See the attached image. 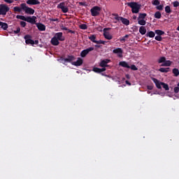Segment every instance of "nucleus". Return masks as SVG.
Returning a JSON list of instances; mask_svg holds the SVG:
<instances>
[{
  "label": "nucleus",
  "instance_id": "f257e3e1",
  "mask_svg": "<svg viewBox=\"0 0 179 179\" xmlns=\"http://www.w3.org/2000/svg\"><path fill=\"white\" fill-rule=\"evenodd\" d=\"M127 6H129V8H131L132 13H139V10L142 6L136 2L131 1L127 3Z\"/></svg>",
  "mask_w": 179,
  "mask_h": 179
},
{
  "label": "nucleus",
  "instance_id": "f03ea898",
  "mask_svg": "<svg viewBox=\"0 0 179 179\" xmlns=\"http://www.w3.org/2000/svg\"><path fill=\"white\" fill-rule=\"evenodd\" d=\"M113 16H115V20H117V22H122L123 24H125V26H129V20L124 18L123 17L118 16V14H112Z\"/></svg>",
  "mask_w": 179,
  "mask_h": 179
},
{
  "label": "nucleus",
  "instance_id": "7ed1b4c3",
  "mask_svg": "<svg viewBox=\"0 0 179 179\" xmlns=\"http://www.w3.org/2000/svg\"><path fill=\"white\" fill-rule=\"evenodd\" d=\"M20 6L21 8L24 10L25 13H27L28 15H34V9L28 7L26 3H21Z\"/></svg>",
  "mask_w": 179,
  "mask_h": 179
},
{
  "label": "nucleus",
  "instance_id": "20e7f679",
  "mask_svg": "<svg viewBox=\"0 0 179 179\" xmlns=\"http://www.w3.org/2000/svg\"><path fill=\"white\" fill-rule=\"evenodd\" d=\"M9 9V7L6 4H0V15L2 16L6 15Z\"/></svg>",
  "mask_w": 179,
  "mask_h": 179
},
{
  "label": "nucleus",
  "instance_id": "39448f33",
  "mask_svg": "<svg viewBox=\"0 0 179 179\" xmlns=\"http://www.w3.org/2000/svg\"><path fill=\"white\" fill-rule=\"evenodd\" d=\"M101 10V8L99 6H94L92 8H91L90 12L92 14V16H99L100 15V11Z\"/></svg>",
  "mask_w": 179,
  "mask_h": 179
},
{
  "label": "nucleus",
  "instance_id": "423d86ee",
  "mask_svg": "<svg viewBox=\"0 0 179 179\" xmlns=\"http://www.w3.org/2000/svg\"><path fill=\"white\" fill-rule=\"evenodd\" d=\"M108 30H111V28H104L103 31V37L106 38V40H113V35L110 34Z\"/></svg>",
  "mask_w": 179,
  "mask_h": 179
},
{
  "label": "nucleus",
  "instance_id": "0eeeda50",
  "mask_svg": "<svg viewBox=\"0 0 179 179\" xmlns=\"http://www.w3.org/2000/svg\"><path fill=\"white\" fill-rule=\"evenodd\" d=\"M57 9H62L63 13H68L69 9L65 6V2H62L57 5Z\"/></svg>",
  "mask_w": 179,
  "mask_h": 179
},
{
  "label": "nucleus",
  "instance_id": "6e6552de",
  "mask_svg": "<svg viewBox=\"0 0 179 179\" xmlns=\"http://www.w3.org/2000/svg\"><path fill=\"white\" fill-rule=\"evenodd\" d=\"M113 54H116L118 58H122V54H124V50L121 48H117L113 50Z\"/></svg>",
  "mask_w": 179,
  "mask_h": 179
},
{
  "label": "nucleus",
  "instance_id": "1a4fd4ad",
  "mask_svg": "<svg viewBox=\"0 0 179 179\" xmlns=\"http://www.w3.org/2000/svg\"><path fill=\"white\" fill-rule=\"evenodd\" d=\"M61 61H62V64H65V62H72V61H75L76 59L73 55H69L67 58H61Z\"/></svg>",
  "mask_w": 179,
  "mask_h": 179
},
{
  "label": "nucleus",
  "instance_id": "9d476101",
  "mask_svg": "<svg viewBox=\"0 0 179 179\" xmlns=\"http://www.w3.org/2000/svg\"><path fill=\"white\" fill-rule=\"evenodd\" d=\"M94 50V48H92V47L83 50L80 52V57H82V58H85V57H86L87 54H89L91 51H93Z\"/></svg>",
  "mask_w": 179,
  "mask_h": 179
},
{
  "label": "nucleus",
  "instance_id": "9b49d317",
  "mask_svg": "<svg viewBox=\"0 0 179 179\" xmlns=\"http://www.w3.org/2000/svg\"><path fill=\"white\" fill-rule=\"evenodd\" d=\"M25 40L26 44H31V45H34V41L31 39V36L30 35H26L24 37Z\"/></svg>",
  "mask_w": 179,
  "mask_h": 179
},
{
  "label": "nucleus",
  "instance_id": "f8f14e48",
  "mask_svg": "<svg viewBox=\"0 0 179 179\" xmlns=\"http://www.w3.org/2000/svg\"><path fill=\"white\" fill-rule=\"evenodd\" d=\"M111 62V60L109 59H103L100 64L99 66H101V68H107L108 65L107 64H110Z\"/></svg>",
  "mask_w": 179,
  "mask_h": 179
},
{
  "label": "nucleus",
  "instance_id": "ddd939ff",
  "mask_svg": "<svg viewBox=\"0 0 179 179\" xmlns=\"http://www.w3.org/2000/svg\"><path fill=\"white\" fill-rule=\"evenodd\" d=\"M54 37L59 41H65V37L63 36L62 32H57L55 34Z\"/></svg>",
  "mask_w": 179,
  "mask_h": 179
},
{
  "label": "nucleus",
  "instance_id": "4468645a",
  "mask_svg": "<svg viewBox=\"0 0 179 179\" xmlns=\"http://www.w3.org/2000/svg\"><path fill=\"white\" fill-rule=\"evenodd\" d=\"M71 64L74 66H80L83 64V59L78 57L76 62H72Z\"/></svg>",
  "mask_w": 179,
  "mask_h": 179
},
{
  "label": "nucleus",
  "instance_id": "2eb2a0df",
  "mask_svg": "<svg viewBox=\"0 0 179 179\" xmlns=\"http://www.w3.org/2000/svg\"><path fill=\"white\" fill-rule=\"evenodd\" d=\"M36 19H37L36 16L27 17L25 22H27L28 23H31V24H36Z\"/></svg>",
  "mask_w": 179,
  "mask_h": 179
},
{
  "label": "nucleus",
  "instance_id": "dca6fc26",
  "mask_svg": "<svg viewBox=\"0 0 179 179\" xmlns=\"http://www.w3.org/2000/svg\"><path fill=\"white\" fill-rule=\"evenodd\" d=\"M37 29L39 30V31H45V25L43 23H36Z\"/></svg>",
  "mask_w": 179,
  "mask_h": 179
},
{
  "label": "nucleus",
  "instance_id": "f3484780",
  "mask_svg": "<svg viewBox=\"0 0 179 179\" xmlns=\"http://www.w3.org/2000/svg\"><path fill=\"white\" fill-rule=\"evenodd\" d=\"M151 79L155 84V86L157 89H162V83H163L159 82V80H157V78H152Z\"/></svg>",
  "mask_w": 179,
  "mask_h": 179
},
{
  "label": "nucleus",
  "instance_id": "a211bd4d",
  "mask_svg": "<svg viewBox=\"0 0 179 179\" xmlns=\"http://www.w3.org/2000/svg\"><path fill=\"white\" fill-rule=\"evenodd\" d=\"M27 5H40V1L38 0H28L27 1Z\"/></svg>",
  "mask_w": 179,
  "mask_h": 179
},
{
  "label": "nucleus",
  "instance_id": "6ab92c4d",
  "mask_svg": "<svg viewBox=\"0 0 179 179\" xmlns=\"http://www.w3.org/2000/svg\"><path fill=\"white\" fill-rule=\"evenodd\" d=\"M51 45H59V41L55 38V36H53L51 39Z\"/></svg>",
  "mask_w": 179,
  "mask_h": 179
},
{
  "label": "nucleus",
  "instance_id": "aec40b11",
  "mask_svg": "<svg viewBox=\"0 0 179 179\" xmlns=\"http://www.w3.org/2000/svg\"><path fill=\"white\" fill-rule=\"evenodd\" d=\"M159 72H162V73H167V72H170L171 69L170 67H167V68H164L162 67L160 69H159Z\"/></svg>",
  "mask_w": 179,
  "mask_h": 179
},
{
  "label": "nucleus",
  "instance_id": "412c9836",
  "mask_svg": "<svg viewBox=\"0 0 179 179\" xmlns=\"http://www.w3.org/2000/svg\"><path fill=\"white\" fill-rule=\"evenodd\" d=\"M119 65L120 66H122L123 68H127L129 69L131 68V66H129V64H128L127 62H120L119 63Z\"/></svg>",
  "mask_w": 179,
  "mask_h": 179
},
{
  "label": "nucleus",
  "instance_id": "4be33fe9",
  "mask_svg": "<svg viewBox=\"0 0 179 179\" xmlns=\"http://www.w3.org/2000/svg\"><path fill=\"white\" fill-rule=\"evenodd\" d=\"M172 62L170 60H166L161 64V66H171Z\"/></svg>",
  "mask_w": 179,
  "mask_h": 179
},
{
  "label": "nucleus",
  "instance_id": "5701e85b",
  "mask_svg": "<svg viewBox=\"0 0 179 179\" xmlns=\"http://www.w3.org/2000/svg\"><path fill=\"white\" fill-rule=\"evenodd\" d=\"M139 33L141 34L142 36H144V34H146V27L143 26L140 27Z\"/></svg>",
  "mask_w": 179,
  "mask_h": 179
},
{
  "label": "nucleus",
  "instance_id": "b1692460",
  "mask_svg": "<svg viewBox=\"0 0 179 179\" xmlns=\"http://www.w3.org/2000/svg\"><path fill=\"white\" fill-rule=\"evenodd\" d=\"M155 34L153 32V31H150L147 32V34H145L146 37H150V38H153V37H155Z\"/></svg>",
  "mask_w": 179,
  "mask_h": 179
},
{
  "label": "nucleus",
  "instance_id": "393cba45",
  "mask_svg": "<svg viewBox=\"0 0 179 179\" xmlns=\"http://www.w3.org/2000/svg\"><path fill=\"white\" fill-rule=\"evenodd\" d=\"M1 29H2V30H8V24L6 22H1Z\"/></svg>",
  "mask_w": 179,
  "mask_h": 179
},
{
  "label": "nucleus",
  "instance_id": "a878e982",
  "mask_svg": "<svg viewBox=\"0 0 179 179\" xmlns=\"http://www.w3.org/2000/svg\"><path fill=\"white\" fill-rule=\"evenodd\" d=\"M88 38L92 43H96V42L97 41H96V35H94V34L88 36Z\"/></svg>",
  "mask_w": 179,
  "mask_h": 179
},
{
  "label": "nucleus",
  "instance_id": "bb28decb",
  "mask_svg": "<svg viewBox=\"0 0 179 179\" xmlns=\"http://www.w3.org/2000/svg\"><path fill=\"white\" fill-rule=\"evenodd\" d=\"M154 17H155V19H161L162 13H160V11H157L154 15Z\"/></svg>",
  "mask_w": 179,
  "mask_h": 179
},
{
  "label": "nucleus",
  "instance_id": "cd10ccee",
  "mask_svg": "<svg viewBox=\"0 0 179 179\" xmlns=\"http://www.w3.org/2000/svg\"><path fill=\"white\" fill-rule=\"evenodd\" d=\"M146 16H147L146 13H139V15L138 17V20H145Z\"/></svg>",
  "mask_w": 179,
  "mask_h": 179
},
{
  "label": "nucleus",
  "instance_id": "c85d7f7f",
  "mask_svg": "<svg viewBox=\"0 0 179 179\" xmlns=\"http://www.w3.org/2000/svg\"><path fill=\"white\" fill-rule=\"evenodd\" d=\"M172 73H173L174 76L177 77L179 76V70L178 69H173L172 70Z\"/></svg>",
  "mask_w": 179,
  "mask_h": 179
},
{
  "label": "nucleus",
  "instance_id": "c756f323",
  "mask_svg": "<svg viewBox=\"0 0 179 179\" xmlns=\"http://www.w3.org/2000/svg\"><path fill=\"white\" fill-rule=\"evenodd\" d=\"M138 23L140 26H145L146 24V20H138Z\"/></svg>",
  "mask_w": 179,
  "mask_h": 179
},
{
  "label": "nucleus",
  "instance_id": "7c9ffc66",
  "mask_svg": "<svg viewBox=\"0 0 179 179\" xmlns=\"http://www.w3.org/2000/svg\"><path fill=\"white\" fill-rule=\"evenodd\" d=\"M164 62H166V57H161L158 59V64H164Z\"/></svg>",
  "mask_w": 179,
  "mask_h": 179
},
{
  "label": "nucleus",
  "instance_id": "2f4dec72",
  "mask_svg": "<svg viewBox=\"0 0 179 179\" xmlns=\"http://www.w3.org/2000/svg\"><path fill=\"white\" fill-rule=\"evenodd\" d=\"M155 34H157V36H163V34H164V31L160 29H157L155 30Z\"/></svg>",
  "mask_w": 179,
  "mask_h": 179
},
{
  "label": "nucleus",
  "instance_id": "473e14b6",
  "mask_svg": "<svg viewBox=\"0 0 179 179\" xmlns=\"http://www.w3.org/2000/svg\"><path fill=\"white\" fill-rule=\"evenodd\" d=\"M165 12L166 13H169V14L171 13V8H170V6H166L165 7Z\"/></svg>",
  "mask_w": 179,
  "mask_h": 179
},
{
  "label": "nucleus",
  "instance_id": "72a5a7b5",
  "mask_svg": "<svg viewBox=\"0 0 179 179\" xmlns=\"http://www.w3.org/2000/svg\"><path fill=\"white\" fill-rule=\"evenodd\" d=\"M162 84V86L163 87V88L165 90H170V88L169 87V85L168 84H166L164 83H161Z\"/></svg>",
  "mask_w": 179,
  "mask_h": 179
},
{
  "label": "nucleus",
  "instance_id": "f704fd0d",
  "mask_svg": "<svg viewBox=\"0 0 179 179\" xmlns=\"http://www.w3.org/2000/svg\"><path fill=\"white\" fill-rule=\"evenodd\" d=\"M26 17L24 15H17L16 18L20 19V20H24V22H26Z\"/></svg>",
  "mask_w": 179,
  "mask_h": 179
},
{
  "label": "nucleus",
  "instance_id": "c9c22d12",
  "mask_svg": "<svg viewBox=\"0 0 179 179\" xmlns=\"http://www.w3.org/2000/svg\"><path fill=\"white\" fill-rule=\"evenodd\" d=\"M128 37H129V35L127 34L124 36H123L122 38H120V41L121 43H125V41H127V38H128Z\"/></svg>",
  "mask_w": 179,
  "mask_h": 179
},
{
  "label": "nucleus",
  "instance_id": "e433bc0d",
  "mask_svg": "<svg viewBox=\"0 0 179 179\" xmlns=\"http://www.w3.org/2000/svg\"><path fill=\"white\" fill-rule=\"evenodd\" d=\"M94 72H95L96 73H101V69L97 68V67H94L93 69Z\"/></svg>",
  "mask_w": 179,
  "mask_h": 179
},
{
  "label": "nucleus",
  "instance_id": "4c0bfd02",
  "mask_svg": "<svg viewBox=\"0 0 179 179\" xmlns=\"http://www.w3.org/2000/svg\"><path fill=\"white\" fill-rule=\"evenodd\" d=\"M80 29H81V30H87V25L85 24H82L80 25Z\"/></svg>",
  "mask_w": 179,
  "mask_h": 179
},
{
  "label": "nucleus",
  "instance_id": "58836bf2",
  "mask_svg": "<svg viewBox=\"0 0 179 179\" xmlns=\"http://www.w3.org/2000/svg\"><path fill=\"white\" fill-rule=\"evenodd\" d=\"M152 5H154V6H158V5H160V1H159V0H154L152 1Z\"/></svg>",
  "mask_w": 179,
  "mask_h": 179
},
{
  "label": "nucleus",
  "instance_id": "ea45409f",
  "mask_svg": "<svg viewBox=\"0 0 179 179\" xmlns=\"http://www.w3.org/2000/svg\"><path fill=\"white\" fill-rule=\"evenodd\" d=\"M14 12H22V8L19 6L14 7Z\"/></svg>",
  "mask_w": 179,
  "mask_h": 179
},
{
  "label": "nucleus",
  "instance_id": "a19ab883",
  "mask_svg": "<svg viewBox=\"0 0 179 179\" xmlns=\"http://www.w3.org/2000/svg\"><path fill=\"white\" fill-rule=\"evenodd\" d=\"M129 69H131V71H138V67H136L135 64L131 65Z\"/></svg>",
  "mask_w": 179,
  "mask_h": 179
},
{
  "label": "nucleus",
  "instance_id": "79ce46f5",
  "mask_svg": "<svg viewBox=\"0 0 179 179\" xmlns=\"http://www.w3.org/2000/svg\"><path fill=\"white\" fill-rule=\"evenodd\" d=\"M155 40H157V41H162L163 40V38L162 37V36H157L155 38Z\"/></svg>",
  "mask_w": 179,
  "mask_h": 179
},
{
  "label": "nucleus",
  "instance_id": "37998d69",
  "mask_svg": "<svg viewBox=\"0 0 179 179\" xmlns=\"http://www.w3.org/2000/svg\"><path fill=\"white\" fill-rule=\"evenodd\" d=\"M164 6L163 4H159V6H157L156 8L157 9V10H163Z\"/></svg>",
  "mask_w": 179,
  "mask_h": 179
},
{
  "label": "nucleus",
  "instance_id": "c03bdc74",
  "mask_svg": "<svg viewBox=\"0 0 179 179\" xmlns=\"http://www.w3.org/2000/svg\"><path fill=\"white\" fill-rule=\"evenodd\" d=\"M173 6L174 8H178L179 6V2L178 1H176L173 3Z\"/></svg>",
  "mask_w": 179,
  "mask_h": 179
},
{
  "label": "nucleus",
  "instance_id": "a18cd8bd",
  "mask_svg": "<svg viewBox=\"0 0 179 179\" xmlns=\"http://www.w3.org/2000/svg\"><path fill=\"white\" fill-rule=\"evenodd\" d=\"M173 92H174V93H176V94L179 93V87H178H178H174Z\"/></svg>",
  "mask_w": 179,
  "mask_h": 179
},
{
  "label": "nucleus",
  "instance_id": "49530a36",
  "mask_svg": "<svg viewBox=\"0 0 179 179\" xmlns=\"http://www.w3.org/2000/svg\"><path fill=\"white\" fill-rule=\"evenodd\" d=\"M20 26H21V27H26V22L21 21L20 22Z\"/></svg>",
  "mask_w": 179,
  "mask_h": 179
},
{
  "label": "nucleus",
  "instance_id": "de8ad7c7",
  "mask_svg": "<svg viewBox=\"0 0 179 179\" xmlns=\"http://www.w3.org/2000/svg\"><path fill=\"white\" fill-rule=\"evenodd\" d=\"M15 34H19L20 33V27H17V29L14 31Z\"/></svg>",
  "mask_w": 179,
  "mask_h": 179
},
{
  "label": "nucleus",
  "instance_id": "09e8293b",
  "mask_svg": "<svg viewBox=\"0 0 179 179\" xmlns=\"http://www.w3.org/2000/svg\"><path fill=\"white\" fill-rule=\"evenodd\" d=\"M6 3H13V0H3Z\"/></svg>",
  "mask_w": 179,
  "mask_h": 179
},
{
  "label": "nucleus",
  "instance_id": "8fccbe9b",
  "mask_svg": "<svg viewBox=\"0 0 179 179\" xmlns=\"http://www.w3.org/2000/svg\"><path fill=\"white\" fill-rule=\"evenodd\" d=\"M147 89L148 90H153V85H148Z\"/></svg>",
  "mask_w": 179,
  "mask_h": 179
},
{
  "label": "nucleus",
  "instance_id": "3c124183",
  "mask_svg": "<svg viewBox=\"0 0 179 179\" xmlns=\"http://www.w3.org/2000/svg\"><path fill=\"white\" fill-rule=\"evenodd\" d=\"M79 5H80V6H86V2H79Z\"/></svg>",
  "mask_w": 179,
  "mask_h": 179
},
{
  "label": "nucleus",
  "instance_id": "603ef678",
  "mask_svg": "<svg viewBox=\"0 0 179 179\" xmlns=\"http://www.w3.org/2000/svg\"><path fill=\"white\" fill-rule=\"evenodd\" d=\"M50 22H58V18H56V19L50 18Z\"/></svg>",
  "mask_w": 179,
  "mask_h": 179
},
{
  "label": "nucleus",
  "instance_id": "864d4df0",
  "mask_svg": "<svg viewBox=\"0 0 179 179\" xmlns=\"http://www.w3.org/2000/svg\"><path fill=\"white\" fill-rule=\"evenodd\" d=\"M67 31H68V33H71L72 34H75V31H73L69 29H67Z\"/></svg>",
  "mask_w": 179,
  "mask_h": 179
},
{
  "label": "nucleus",
  "instance_id": "5fc2aeb1",
  "mask_svg": "<svg viewBox=\"0 0 179 179\" xmlns=\"http://www.w3.org/2000/svg\"><path fill=\"white\" fill-rule=\"evenodd\" d=\"M103 41L99 40V41H96V42H95V44H101Z\"/></svg>",
  "mask_w": 179,
  "mask_h": 179
},
{
  "label": "nucleus",
  "instance_id": "6e6d98bb",
  "mask_svg": "<svg viewBox=\"0 0 179 179\" xmlns=\"http://www.w3.org/2000/svg\"><path fill=\"white\" fill-rule=\"evenodd\" d=\"M107 71V69H106V67H103L102 69H101V72H104Z\"/></svg>",
  "mask_w": 179,
  "mask_h": 179
},
{
  "label": "nucleus",
  "instance_id": "4d7b16f0",
  "mask_svg": "<svg viewBox=\"0 0 179 179\" xmlns=\"http://www.w3.org/2000/svg\"><path fill=\"white\" fill-rule=\"evenodd\" d=\"M62 30H66V31H67L68 28H67L66 27L62 26Z\"/></svg>",
  "mask_w": 179,
  "mask_h": 179
},
{
  "label": "nucleus",
  "instance_id": "13d9d810",
  "mask_svg": "<svg viewBox=\"0 0 179 179\" xmlns=\"http://www.w3.org/2000/svg\"><path fill=\"white\" fill-rule=\"evenodd\" d=\"M125 83H126V85H128L129 86H131V83H130V82H129L128 80H126L125 81Z\"/></svg>",
  "mask_w": 179,
  "mask_h": 179
},
{
  "label": "nucleus",
  "instance_id": "bf43d9fd",
  "mask_svg": "<svg viewBox=\"0 0 179 179\" xmlns=\"http://www.w3.org/2000/svg\"><path fill=\"white\" fill-rule=\"evenodd\" d=\"M126 78H127V79H130V76H129V74H127V75H126Z\"/></svg>",
  "mask_w": 179,
  "mask_h": 179
},
{
  "label": "nucleus",
  "instance_id": "052dcab7",
  "mask_svg": "<svg viewBox=\"0 0 179 179\" xmlns=\"http://www.w3.org/2000/svg\"><path fill=\"white\" fill-rule=\"evenodd\" d=\"M34 44H36V45L38 44V40H36V41H34Z\"/></svg>",
  "mask_w": 179,
  "mask_h": 179
},
{
  "label": "nucleus",
  "instance_id": "680f3d73",
  "mask_svg": "<svg viewBox=\"0 0 179 179\" xmlns=\"http://www.w3.org/2000/svg\"><path fill=\"white\" fill-rule=\"evenodd\" d=\"M101 44H103V45L106 44V41H102Z\"/></svg>",
  "mask_w": 179,
  "mask_h": 179
},
{
  "label": "nucleus",
  "instance_id": "e2e57ef3",
  "mask_svg": "<svg viewBox=\"0 0 179 179\" xmlns=\"http://www.w3.org/2000/svg\"><path fill=\"white\" fill-rule=\"evenodd\" d=\"M95 47H97L98 48H100V45H95Z\"/></svg>",
  "mask_w": 179,
  "mask_h": 179
},
{
  "label": "nucleus",
  "instance_id": "0e129e2a",
  "mask_svg": "<svg viewBox=\"0 0 179 179\" xmlns=\"http://www.w3.org/2000/svg\"><path fill=\"white\" fill-rule=\"evenodd\" d=\"M133 19H134V20H136V16H134V17H133Z\"/></svg>",
  "mask_w": 179,
  "mask_h": 179
},
{
  "label": "nucleus",
  "instance_id": "69168bd1",
  "mask_svg": "<svg viewBox=\"0 0 179 179\" xmlns=\"http://www.w3.org/2000/svg\"><path fill=\"white\" fill-rule=\"evenodd\" d=\"M15 1H19V0H15Z\"/></svg>",
  "mask_w": 179,
  "mask_h": 179
},
{
  "label": "nucleus",
  "instance_id": "338daca9",
  "mask_svg": "<svg viewBox=\"0 0 179 179\" xmlns=\"http://www.w3.org/2000/svg\"><path fill=\"white\" fill-rule=\"evenodd\" d=\"M178 64H179V62H178Z\"/></svg>",
  "mask_w": 179,
  "mask_h": 179
}]
</instances>
